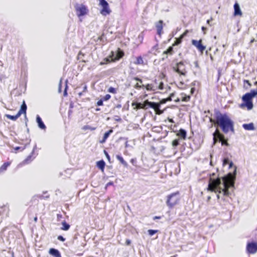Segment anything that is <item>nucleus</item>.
Here are the masks:
<instances>
[{
    "mask_svg": "<svg viewBox=\"0 0 257 257\" xmlns=\"http://www.w3.org/2000/svg\"><path fill=\"white\" fill-rule=\"evenodd\" d=\"M174 96V93H172L170 94V96L166 99H163L161 100L159 103H160V105L161 104H163L166 103L167 101L173 100V98H172Z\"/></svg>",
    "mask_w": 257,
    "mask_h": 257,
    "instance_id": "27",
    "label": "nucleus"
},
{
    "mask_svg": "<svg viewBox=\"0 0 257 257\" xmlns=\"http://www.w3.org/2000/svg\"><path fill=\"white\" fill-rule=\"evenodd\" d=\"M36 120H37V123L38 124V126H39V127L40 128H41L42 130H45L46 129V126H45V125L43 123L41 118L40 117L39 115H37V116Z\"/></svg>",
    "mask_w": 257,
    "mask_h": 257,
    "instance_id": "19",
    "label": "nucleus"
},
{
    "mask_svg": "<svg viewBox=\"0 0 257 257\" xmlns=\"http://www.w3.org/2000/svg\"><path fill=\"white\" fill-rule=\"evenodd\" d=\"M180 85H183V83H182V82H180Z\"/></svg>",
    "mask_w": 257,
    "mask_h": 257,
    "instance_id": "64",
    "label": "nucleus"
},
{
    "mask_svg": "<svg viewBox=\"0 0 257 257\" xmlns=\"http://www.w3.org/2000/svg\"><path fill=\"white\" fill-rule=\"evenodd\" d=\"M177 97H175V94L174 93V96L172 97L173 99H176Z\"/></svg>",
    "mask_w": 257,
    "mask_h": 257,
    "instance_id": "62",
    "label": "nucleus"
},
{
    "mask_svg": "<svg viewBox=\"0 0 257 257\" xmlns=\"http://www.w3.org/2000/svg\"><path fill=\"white\" fill-rule=\"evenodd\" d=\"M83 92H84L83 91L81 92H79V93H78L79 96H81V95H83Z\"/></svg>",
    "mask_w": 257,
    "mask_h": 257,
    "instance_id": "57",
    "label": "nucleus"
},
{
    "mask_svg": "<svg viewBox=\"0 0 257 257\" xmlns=\"http://www.w3.org/2000/svg\"><path fill=\"white\" fill-rule=\"evenodd\" d=\"M4 208V209H5H5H7L8 211H9V208H7V207H5Z\"/></svg>",
    "mask_w": 257,
    "mask_h": 257,
    "instance_id": "61",
    "label": "nucleus"
},
{
    "mask_svg": "<svg viewBox=\"0 0 257 257\" xmlns=\"http://www.w3.org/2000/svg\"><path fill=\"white\" fill-rule=\"evenodd\" d=\"M131 243V241L130 239H127L125 241V244L126 245H130Z\"/></svg>",
    "mask_w": 257,
    "mask_h": 257,
    "instance_id": "48",
    "label": "nucleus"
},
{
    "mask_svg": "<svg viewBox=\"0 0 257 257\" xmlns=\"http://www.w3.org/2000/svg\"><path fill=\"white\" fill-rule=\"evenodd\" d=\"M176 136L178 137L180 139L185 140L187 138V132L185 130L181 128L177 133Z\"/></svg>",
    "mask_w": 257,
    "mask_h": 257,
    "instance_id": "14",
    "label": "nucleus"
},
{
    "mask_svg": "<svg viewBox=\"0 0 257 257\" xmlns=\"http://www.w3.org/2000/svg\"><path fill=\"white\" fill-rule=\"evenodd\" d=\"M161 217L159 216H155L153 217L154 220L159 219H161Z\"/></svg>",
    "mask_w": 257,
    "mask_h": 257,
    "instance_id": "49",
    "label": "nucleus"
},
{
    "mask_svg": "<svg viewBox=\"0 0 257 257\" xmlns=\"http://www.w3.org/2000/svg\"><path fill=\"white\" fill-rule=\"evenodd\" d=\"M189 33L188 30H186L185 32L181 34L180 36L183 39L187 35V34Z\"/></svg>",
    "mask_w": 257,
    "mask_h": 257,
    "instance_id": "42",
    "label": "nucleus"
},
{
    "mask_svg": "<svg viewBox=\"0 0 257 257\" xmlns=\"http://www.w3.org/2000/svg\"><path fill=\"white\" fill-rule=\"evenodd\" d=\"M179 140L180 139H176L174 140L172 142V145L174 148H176L179 145Z\"/></svg>",
    "mask_w": 257,
    "mask_h": 257,
    "instance_id": "33",
    "label": "nucleus"
},
{
    "mask_svg": "<svg viewBox=\"0 0 257 257\" xmlns=\"http://www.w3.org/2000/svg\"><path fill=\"white\" fill-rule=\"evenodd\" d=\"M201 29H202V31L203 32V34H206L207 28L204 26H202L201 28Z\"/></svg>",
    "mask_w": 257,
    "mask_h": 257,
    "instance_id": "46",
    "label": "nucleus"
},
{
    "mask_svg": "<svg viewBox=\"0 0 257 257\" xmlns=\"http://www.w3.org/2000/svg\"><path fill=\"white\" fill-rule=\"evenodd\" d=\"M158 231V230L149 229L148 230V233L150 235L152 236Z\"/></svg>",
    "mask_w": 257,
    "mask_h": 257,
    "instance_id": "40",
    "label": "nucleus"
},
{
    "mask_svg": "<svg viewBox=\"0 0 257 257\" xmlns=\"http://www.w3.org/2000/svg\"><path fill=\"white\" fill-rule=\"evenodd\" d=\"M177 254H175V255H174L173 256H172L171 257H177Z\"/></svg>",
    "mask_w": 257,
    "mask_h": 257,
    "instance_id": "63",
    "label": "nucleus"
},
{
    "mask_svg": "<svg viewBox=\"0 0 257 257\" xmlns=\"http://www.w3.org/2000/svg\"><path fill=\"white\" fill-rule=\"evenodd\" d=\"M87 86H86V85H84V87H83V91L84 92H85L87 91Z\"/></svg>",
    "mask_w": 257,
    "mask_h": 257,
    "instance_id": "53",
    "label": "nucleus"
},
{
    "mask_svg": "<svg viewBox=\"0 0 257 257\" xmlns=\"http://www.w3.org/2000/svg\"><path fill=\"white\" fill-rule=\"evenodd\" d=\"M254 41H255V40H254V39L253 38V39H251V40H250V43H252L254 42Z\"/></svg>",
    "mask_w": 257,
    "mask_h": 257,
    "instance_id": "58",
    "label": "nucleus"
},
{
    "mask_svg": "<svg viewBox=\"0 0 257 257\" xmlns=\"http://www.w3.org/2000/svg\"><path fill=\"white\" fill-rule=\"evenodd\" d=\"M220 142L221 143V145L222 146L224 145L226 146H228L229 144L227 142V140L225 139L224 136L223 135V138L220 140Z\"/></svg>",
    "mask_w": 257,
    "mask_h": 257,
    "instance_id": "37",
    "label": "nucleus"
},
{
    "mask_svg": "<svg viewBox=\"0 0 257 257\" xmlns=\"http://www.w3.org/2000/svg\"><path fill=\"white\" fill-rule=\"evenodd\" d=\"M243 103L240 104V107L243 108L246 107L248 110H250L253 107V103L252 101V98L248 93H245L242 97Z\"/></svg>",
    "mask_w": 257,
    "mask_h": 257,
    "instance_id": "6",
    "label": "nucleus"
},
{
    "mask_svg": "<svg viewBox=\"0 0 257 257\" xmlns=\"http://www.w3.org/2000/svg\"><path fill=\"white\" fill-rule=\"evenodd\" d=\"M75 9L77 15L78 17H80L81 16L86 15L88 13V10L87 9V7L83 4H77L75 6Z\"/></svg>",
    "mask_w": 257,
    "mask_h": 257,
    "instance_id": "7",
    "label": "nucleus"
},
{
    "mask_svg": "<svg viewBox=\"0 0 257 257\" xmlns=\"http://www.w3.org/2000/svg\"><path fill=\"white\" fill-rule=\"evenodd\" d=\"M153 87L154 86L152 84H147L146 85H145L144 88H145L148 91H153L154 90Z\"/></svg>",
    "mask_w": 257,
    "mask_h": 257,
    "instance_id": "34",
    "label": "nucleus"
},
{
    "mask_svg": "<svg viewBox=\"0 0 257 257\" xmlns=\"http://www.w3.org/2000/svg\"><path fill=\"white\" fill-rule=\"evenodd\" d=\"M107 91L109 93H113V94H115L116 93V90L115 88L112 87H110L108 90H107Z\"/></svg>",
    "mask_w": 257,
    "mask_h": 257,
    "instance_id": "39",
    "label": "nucleus"
},
{
    "mask_svg": "<svg viewBox=\"0 0 257 257\" xmlns=\"http://www.w3.org/2000/svg\"><path fill=\"white\" fill-rule=\"evenodd\" d=\"M181 199L180 191H177L168 195L166 196V203L169 208H173L179 204Z\"/></svg>",
    "mask_w": 257,
    "mask_h": 257,
    "instance_id": "3",
    "label": "nucleus"
},
{
    "mask_svg": "<svg viewBox=\"0 0 257 257\" xmlns=\"http://www.w3.org/2000/svg\"><path fill=\"white\" fill-rule=\"evenodd\" d=\"M34 221L35 222H37V221H38V218H37V216H36L34 218Z\"/></svg>",
    "mask_w": 257,
    "mask_h": 257,
    "instance_id": "56",
    "label": "nucleus"
},
{
    "mask_svg": "<svg viewBox=\"0 0 257 257\" xmlns=\"http://www.w3.org/2000/svg\"><path fill=\"white\" fill-rule=\"evenodd\" d=\"M11 163L7 162L4 163L0 167V174L4 173L7 170L8 167L11 165Z\"/></svg>",
    "mask_w": 257,
    "mask_h": 257,
    "instance_id": "23",
    "label": "nucleus"
},
{
    "mask_svg": "<svg viewBox=\"0 0 257 257\" xmlns=\"http://www.w3.org/2000/svg\"><path fill=\"white\" fill-rule=\"evenodd\" d=\"M213 143L215 144L218 141L220 142L223 137V135L222 134L218 129H216L213 134Z\"/></svg>",
    "mask_w": 257,
    "mask_h": 257,
    "instance_id": "13",
    "label": "nucleus"
},
{
    "mask_svg": "<svg viewBox=\"0 0 257 257\" xmlns=\"http://www.w3.org/2000/svg\"><path fill=\"white\" fill-rule=\"evenodd\" d=\"M132 106H135L136 107L134 108L136 109H147V104H145V101L144 103H138V102H133Z\"/></svg>",
    "mask_w": 257,
    "mask_h": 257,
    "instance_id": "16",
    "label": "nucleus"
},
{
    "mask_svg": "<svg viewBox=\"0 0 257 257\" xmlns=\"http://www.w3.org/2000/svg\"><path fill=\"white\" fill-rule=\"evenodd\" d=\"M210 59H211V60L212 61H213V60H214L213 57V56H212V55H211V54L210 55Z\"/></svg>",
    "mask_w": 257,
    "mask_h": 257,
    "instance_id": "59",
    "label": "nucleus"
},
{
    "mask_svg": "<svg viewBox=\"0 0 257 257\" xmlns=\"http://www.w3.org/2000/svg\"><path fill=\"white\" fill-rule=\"evenodd\" d=\"M99 1L98 5L101 8L100 13L103 16L109 15L111 13V10L109 7L108 3L106 0H98Z\"/></svg>",
    "mask_w": 257,
    "mask_h": 257,
    "instance_id": "4",
    "label": "nucleus"
},
{
    "mask_svg": "<svg viewBox=\"0 0 257 257\" xmlns=\"http://www.w3.org/2000/svg\"><path fill=\"white\" fill-rule=\"evenodd\" d=\"M234 16H242V13L240 9L239 5L237 3H235L234 5Z\"/></svg>",
    "mask_w": 257,
    "mask_h": 257,
    "instance_id": "15",
    "label": "nucleus"
},
{
    "mask_svg": "<svg viewBox=\"0 0 257 257\" xmlns=\"http://www.w3.org/2000/svg\"><path fill=\"white\" fill-rule=\"evenodd\" d=\"M182 40L183 38H181L180 36L179 38H176V41L172 44L173 46H177L181 44L182 43Z\"/></svg>",
    "mask_w": 257,
    "mask_h": 257,
    "instance_id": "32",
    "label": "nucleus"
},
{
    "mask_svg": "<svg viewBox=\"0 0 257 257\" xmlns=\"http://www.w3.org/2000/svg\"><path fill=\"white\" fill-rule=\"evenodd\" d=\"M222 180L223 185V188L220 186L221 180L219 178L215 179L210 178L207 190L215 193H222L224 196H229L230 194L229 188L234 187V177L231 173H228L226 176L222 177Z\"/></svg>",
    "mask_w": 257,
    "mask_h": 257,
    "instance_id": "1",
    "label": "nucleus"
},
{
    "mask_svg": "<svg viewBox=\"0 0 257 257\" xmlns=\"http://www.w3.org/2000/svg\"><path fill=\"white\" fill-rule=\"evenodd\" d=\"M105 154L106 155V156L108 160H109L110 159V157H109V155L108 154V153L106 152L105 151Z\"/></svg>",
    "mask_w": 257,
    "mask_h": 257,
    "instance_id": "54",
    "label": "nucleus"
},
{
    "mask_svg": "<svg viewBox=\"0 0 257 257\" xmlns=\"http://www.w3.org/2000/svg\"><path fill=\"white\" fill-rule=\"evenodd\" d=\"M64 95H67V92H66V89H65V90L64 92Z\"/></svg>",
    "mask_w": 257,
    "mask_h": 257,
    "instance_id": "60",
    "label": "nucleus"
},
{
    "mask_svg": "<svg viewBox=\"0 0 257 257\" xmlns=\"http://www.w3.org/2000/svg\"><path fill=\"white\" fill-rule=\"evenodd\" d=\"M103 99H101L100 100H99L97 102V106H102L103 105Z\"/></svg>",
    "mask_w": 257,
    "mask_h": 257,
    "instance_id": "43",
    "label": "nucleus"
},
{
    "mask_svg": "<svg viewBox=\"0 0 257 257\" xmlns=\"http://www.w3.org/2000/svg\"><path fill=\"white\" fill-rule=\"evenodd\" d=\"M131 162L133 164H134L136 162V159H132L131 160Z\"/></svg>",
    "mask_w": 257,
    "mask_h": 257,
    "instance_id": "51",
    "label": "nucleus"
},
{
    "mask_svg": "<svg viewBox=\"0 0 257 257\" xmlns=\"http://www.w3.org/2000/svg\"><path fill=\"white\" fill-rule=\"evenodd\" d=\"M116 158L124 167H127V163L124 160L123 158L121 156L116 155Z\"/></svg>",
    "mask_w": 257,
    "mask_h": 257,
    "instance_id": "28",
    "label": "nucleus"
},
{
    "mask_svg": "<svg viewBox=\"0 0 257 257\" xmlns=\"http://www.w3.org/2000/svg\"><path fill=\"white\" fill-rule=\"evenodd\" d=\"M37 154L35 153V148H34L30 155H29L23 161L24 164H28L31 162L36 157Z\"/></svg>",
    "mask_w": 257,
    "mask_h": 257,
    "instance_id": "12",
    "label": "nucleus"
},
{
    "mask_svg": "<svg viewBox=\"0 0 257 257\" xmlns=\"http://www.w3.org/2000/svg\"><path fill=\"white\" fill-rule=\"evenodd\" d=\"M247 93L249 94L252 98H253L257 95V89L251 90L249 93Z\"/></svg>",
    "mask_w": 257,
    "mask_h": 257,
    "instance_id": "38",
    "label": "nucleus"
},
{
    "mask_svg": "<svg viewBox=\"0 0 257 257\" xmlns=\"http://www.w3.org/2000/svg\"><path fill=\"white\" fill-rule=\"evenodd\" d=\"M165 24L163 20H159L155 23L157 34L160 37L163 34V27Z\"/></svg>",
    "mask_w": 257,
    "mask_h": 257,
    "instance_id": "10",
    "label": "nucleus"
},
{
    "mask_svg": "<svg viewBox=\"0 0 257 257\" xmlns=\"http://www.w3.org/2000/svg\"><path fill=\"white\" fill-rule=\"evenodd\" d=\"M111 98L110 95L107 94H106L102 99L103 101H107Z\"/></svg>",
    "mask_w": 257,
    "mask_h": 257,
    "instance_id": "41",
    "label": "nucleus"
},
{
    "mask_svg": "<svg viewBox=\"0 0 257 257\" xmlns=\"http://www.w3.org/2000/svg\"><path fill=\"white\" fill-rule=\"evenodd\" d=\"M124 56V52L120 50L119 48L118 49L117 52L116 53V57L115 58V60H119L121 58Z\"/></svg>",
    "mask_w": 257,
    "mask_h": 257,
    "instance_id": "29",
    "label": "nucleus"
},
{
    "mask_svg": "<svg viewBox=\"0 0 257 257\" xmlns=\"http://www.w3.org/2000/svg\"><path fill=\"white\" fill-rule=\"evenodd\" d=\"M244 83L247 84L248 85V86H251V85L250 83L249 82V80H244Z\"/></svg>",
    "mask_w": 257,
    "mask_h": 257,
    "instance_id": "47",
    "label": "nucleus"
},
{
    "mask_svg": "<svg viewBox=\"0 0 257 257\" xmlns=\"http://www.w3.org/2000/svg\"><path fill=\"white\" fill-rule=\"evenodd\" d=\"M62 225V226L61 227V230L66 231L69 229L70 226L69 224H67L66 221H63Z\"/></svg>",
    "mask_w": 257,
    "mask_h": 257,
    "instance_id": "30",
    "label": "nucleus"
},
{
    "mask_svg": "<svg viewBox=\"0 0 257 257\" xmlns=\"http://www.w3.org/2000/svg\"><path fill=\"white\" fill-rule=\"evenodd\" d=\"M95 129H96L95 127H91L88 125H84L82 127V130H84V131H86L87 130H89L91 131H94Z\"/></svg>",
    "mask_w": 257,
    "mask_h": 257,
    "instance_id": "35",
    "label": "nucleus"
},
{
    "mask_svg": "<svg viewBox=\"0 0 257 257\" xmlns=\"http://www.w3.org/2000/svg\"><path fill=\"white\" fill-rule=\"evenodd\" d=\"M27 108V105L24 101L23 104L21 105V109L18 111V113H20V115H21L23 113L25 114H26Z\"/></svg>",
    "mask_w": 257,
    "mask_h": 257,
    "instance_id": "25",
    "label": "nucleus"
},
{
    "mask_svg": "<svg viewBox=\"0 0 257 257\" xmlns=\"http://www.w3.org/2000/svg\"><path fill=\"white\" fill-rule=\"evenodd\" d=\"M229 165V168H231L233 165L232 162H230L228 158H225L223 161V166H225L227 165Z\"/></svg>",
    "mask_w": 257,
    "mask_h": 257,
    "instance_id": "31",
    "label": "nucleus"
},
{
    "mask_svg": "<svg viewBox=\"0 0 257 257\" xmlns=\"http://www.w3.org/2000/svg\"><path fill=\"white\" fill-rule=\"evenodd\" d=\"M105 163L103 160H100L96 162V166L100 169L102 172H104Z\"/></svg>",
    "mask_w": 257,
    "mask_h": 257,
    "instance_id": "22",
    "label": "nucleus"
},
{
    "mask_svg": "<svg viewBox=\"0 0 257 257\" xmlns=\"http://www.w3.org/2000/svg\"><path fill=\"white\" fill-rule=\"evenodd\" d=\"M144 86H145V85L142 84V83H141L140 82H139V83H137L135 85L134 88L137 89H140L141 88H144Z\"/></svg>",
    "mask_w": 257,
    "mask_h": 257,
    "instance_id": "36",
    "label": "nucleus"
},
{
    "mask_svg": "<svg viewBox=\"0 0 257 257\" xmlns=\"http://www.w3.org/2000/svg\"><path fill=\"white\" fill-rule=\"evenodd\" d=\"M145 104H147V107H150L154 109L156 113L157 114H161L163 113V111L160 109V103H156L154 102L149 101L148 100H145Z\"/></svg>",
    "mask_w": 257,
    "mask_h": 257,
    "instance_id": "8",
    "label": "nucleus"
},
{
    "mask_svg": "<svg viewBox=\"0 0 257 257\" xmlns=\"http://www.w3.org/2000/svg\"><path fill=\"white\" fill-rule=\"evenodd\" d=\"M172 69L174 71L177 72L180 76H186L187 71L185 65L182 61H180L173 66Z\"/></svg>",
    "mask_w": 257,
    "mask_h": 257,
    "instance_id": "5",
    "label": "nucleus"
},
{
    "mask_svg": "<svg viewBox=\"0 0 257 257\" xmlns=\"http://www.w3.org/2000/svg\"><path fill=\"white\" fill-rule=\"evenodd\" d=\"M214 118L210 117L209 121L214 124H217L224 134L229 132L234 133V122L226 113H222L219 110L214 111Z\"/></svg>",
    "mask_w": 257,
    "mask_h": 257,
    "instance_id": "2",
    "label": "nucleus"
},
{
    "mask_svg": "<svg viewBox=\"0 0 257 257\" xmlns=\"http://www.w3.org/2000/svg\"><path fill=\"white\" fill-rule=\"evenodd\" d=\"M191 43L201 53H203L206 49V47L202 44V39H200L198 41L196 40H192L191 41Z\"/></svg>",
    "mask_w": 257,
    "mask_h": 257,
    "instance_id": "9",
    "label": "nucleus"
},
{
    "mask_svg": "<svg viewBox=\"0 0 257 257\" xmlns=\"http://www.w3.org/2000/svg\"><path fill=\"white\" fill-rule=\"evenodd\" d=\"M173 47V45L170 46L166 51L163 52V54L172 55L174 54Z\"/></svg>",
    "mask_w": 257,
    "mask_h": 257,
    "instance_id": "26",
    "label": "nucleus"
},
{
    "mask_svg": "<svg viewBox=\"0 0 257 257\" xmlns=\"http://www.w3.org/2000/svg\"><path fill=\"white\" fill-rule=\"evenodd\" d=\"M57 239L59 240H60L61 241H64L65 240V238H64L61 235H59L57 237Z\"/></svg>",
    "mask_w": 257,
    "mask_h": 257,
    "instance_id": "45",
    "label": "nucleus"
},
{
    "mask_svg": "<svg viewBox=\"0 0 257 257\" xmlns=\"http://www.w3.org/2000/svg\"><path fill=\"white\" fill-rule=\"evenodd\" d=\"M194 91H195V88L194 87L191 88V91H190L191 94H193L194 93Z\"/></svg>",
    "mask_w": 257,
    "mask_h": 257,
    "instance_id": "52",
    "label": "nucleus"
},
{
    "mask_svg": "<svg viewBox=\"0 0 257 257\" xmlns=\"http://www.w3.org/2000/svg\"><path fill=\"white\" fill-rule=\"evenodd\" d=\"M113 184V183L112 182H109L106 184V187H108L109 186L112 185Z\"/></svg>",
    "mask_w": 257,
    "mask_h": 257,
    "instance_id": "50",
    "label": "nucleus"
},
{
    "mask_svg": "<svg viewBox=\"0 0 257 257\" xmlns=\"http://www.w3.org/2000/svg\"><path fill=\"white\" fill-rule=\"evenodd\" d=\"M135 65H144L146 63L144 62L143 57L141 56H138L136 58V61L134 62Z\"/></svg>",
    "mask_w": 257,
    "mask_h": 257,
    "instance_id": "21",
    "label": "nucleus"
},
{
    "mask_svg": "<svg viewBox=\"0 0 257 257\" xmlns=\"http://www.w3.org/2000/svg\"><path fill=\"white\" fill-rule=\"evenodd\" d=\"M20 113H17L16 115H12L10 114H7L5 115V116L11 120H12L13 121H16L20 116Z\"/></svg>",
    "mask_w": 257,
    "mask_h": 257,
    "instance_id": "24",
    "label": "nucleus"
},
{
    "mask_svg": "<svg viewBox=\"0 0 257 257\" xmlns=\"http://www.w3.org/2000/svg\"><path fill=\"white\" fill-rule=\"evenodd\" d=\"M133 79L134 80H136V81H138L139 82H140L141 83H142V82H143L142 80L141 79H140V78L138 77H134L133 78Z\"/></svg>",
    "mask_w": 257,
    "mask_h": 257,
    "instance_id": "44",
    "label": "nucleus"
},
{
    "mask_svg": "<svg viewBox=\"0 0 257 257\" xmlns=\"http://www.w3.org/2000/svg\"><path fill=\"white\" fill-rule=\"evenodd\" d=\"M112 133H113V130L112 129L109 130L108 131L105 133L103 135V137L102 138V139L99 141V143L101 144L104 143L106 142L107 138L110 136V135Z\"/></svg>",
    "mask_w": 257,
    "mask_h": 257,
    "instance_id": "17",
    "label": "nucleus"
},
{
    "mask_svg": "<svg viewBox=\"0 0 257 257\" xmlns=\"http://www.w3.org/2000/svg\"><path fill=\"white\" fill-rule=\"evenodd\" d=\"M191 96L190 95H187L184 92H182L180 94L179 97H177L176 99H173V101L175 102H179L182 101L183 102H189L190 100Z\"/></svg>",
    "mask_w": 257,
    "mask_h": 257,
    "instance_id": "11",
    "label": "nucleus"
},
{
    "mask_svg": "<svg viewBox=\"0 0 257 257\" xmlns=\"http://www.w3.org/2000/svg\"><path fill=\"white\" fill-rule=\"evenodd\" d=\"M49 253L54 257H61L60 252L57 249L53 248L49 249Z\"/></svg>",
    "mask_w": 257,
    "mask_h": 257,
    "instance_id": "18",
    "label": "nucleus"
},
{
    "mask_svg": "<svg viewBox=\"0 0 257 257\" xmlns=\"http://www.w3.org/2000/svg\"><path fill=\"white\" fill-rule=\"evenodd\" d=\"M242 127L244 130L247 131H253L255 129L254 124L252 122L243 124Z\"/></svg>",
    "mask_w": 257,
    "mask_h": 257,
    "instance_id": "20",
    "label": "nucleus"
},
{
    "mask_svg": "<svg viewBox=\"0 0 257 257\" xmlns=\"http://www.w3.org/2000/svg\"><path fill=\"white\" fill-rule=\"evenodd\" d=\"M212 18H211L210 20H207V23L208 24V25H210V22L212 21Z\"/></svg>",
    "mask_w": 257,
    "mask_h": 257,
    "instance_id": "55",
    "label": "nucleus"
}]
</instances>
